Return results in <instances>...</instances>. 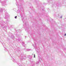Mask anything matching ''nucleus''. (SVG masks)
I'll return each mask as SVG.
<instances>
[{
    "instance_id": "nucleus-1",
    "label": "nucleus",
    "mask_w": 66,
    "mask_h": 66,
    "mask_svg": "<svg viewBox=\"0 0 66 66\" xmlns=\"http://www.w3.org/2000/svg\"><path fill=\"white\" fill-rule=\"evenodd\" d=\"M17 16H16L15 17V19H16V18H17Z\"/></svg>"
},
{
    "instance_id": "nucleus-2",
    "label": "nucleus",
    "mask_w": 66,
    "mask_h": 66,
    "mask_svg": "<svg viewBox=\"0 0 66 66\" xmlns=\"http://www.w3.org/2000/svg\"><path fill=\"white\" fill-rule=\"evenodd\" d=\"M34 57H35V54H34Z\"/></svg>"
},
{
    "instance_id": "nucleus-3",
    "label": "nucleus",
    "mask_w": 66,
    "mask_h": 66,
    "mask_svg": "<svg viewBox=\"0 0 66 66\" xmlns=\"http://www.w3.org/2000/svg\"><path fill=\"white\" fill-rule=\"evenodd\" d=\"M64 35H65H65H66V34H65Z\"/></svg>"
}]
</instances>
